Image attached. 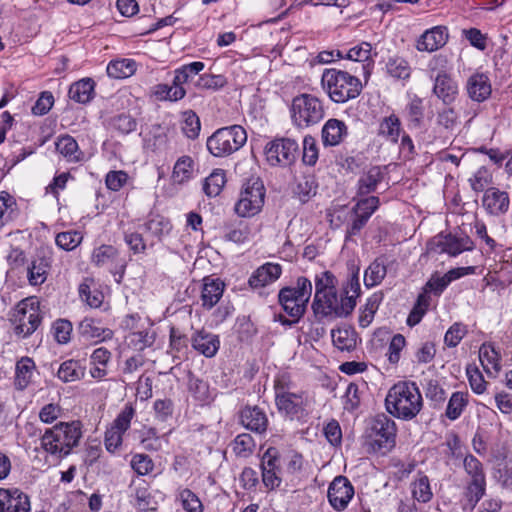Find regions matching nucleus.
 <instances>
[{"mask_svg": "<svg viewBox=\"0 0 512 512\" xmlns=\"http://www.w3.org/2000/svg\"><path fill=\"white\" fill-rule=\"evenodd\" d=\"M315 295L312 309L316 317H346L355 308L351 297L338 298L337 279L330 271H324L315 276Z\"/></svg>", "mask_w": 512, "mask_h": 512, "instance_id": "nucleus-1", "label": "nucleus"}, {"mask_svg": "<svg viewBox=\"0 0 512 512\" xmlns=\"http://www.w3.org/2000/svg\"><path fill=\"white\" fill-rule=\"evenodd\" d=\"M385 406L392 416L409 421L422 410V394L415 382L400 381L389 389L385 398Z\"/></svg>", "mask_w": 512, "mask_h": 512, "instance_id": "nucleus-2", "label": "nucleus"}, {"mask_svg": "<svg viewBox=\"0 0 512 512\" xmlns=\"http://www.w3.org/2000/svg\"><path fill=\"white\" fill-rule=\"evenodd\" d=\"M81 437L80 422H60L52 428L46 429L40 438V446L44 452L55 459H62L79 444Z\"/></svg>", "mask_w": 512, "mask_h": 512, "instance_id": "nucleus-3", "label": "nucleus"}, {"mask_svg": "<svg viewBox=\"0 0 512 512\" xmlns=\"http://www.w3.org/2000/svg\"><path fill=\"white\" fill-rule=\"evenodd\" d=\"M275 403L278 411L290 420L308 415L309 399L304 391H294V383L286 373L274 380Z\"/></svg>", "mask_w": 512, "mask_h": 512, "instance_id": "nucleus-4", "label": "nucleus"}, {"mask_svg": "<svg viewBox=\"0 0 512 512\" xmlns=\"http://www.w3.org/2000/svg\"><path fill=\"white\" fill-rule=\"evenodd\" d=\"M321 86L330 100L337 104L357 98L362 91V83L356 76L339 69H325L321 76Z\"/></svg>", "mask_w": 512, "mask_h": 512, "instance_id": "nucleus-5", "label": "nucleus"}, {"mask_svg": "<svg viewBox=\"0 0 512 512\" xmlns=\"http://www.w3.org/2000/svg\"><path fill=\"white\" fill-rule=\"evenodd\" d=\"M312 294V283L306 277L297 278L294 286L284 287L279 292V303L284 311L294 318L300 319Z\"/></svg>", "mask_w": 512, "mask_h": 512, "instance_id": "nucleus-6", "label": "nucleus"}, {"mask_svg": "<svg viewBox=\"0 0 512 512\" xmlns=\"http://www.w3.org/2000/svg\"><path fill=\"white\" fill-rule=\"evenodd\" d=\"M247 141L246 130L232 125L216 130L207 139V149L215 157H225L238 151Z\"/></svg>", "mask_w": 512, "mask_h": 512, "instance_id": "nucleus-7", "label": "nucleus"}, {"mask_svg": "<svg viewBox=\"0 0 512 512\" xmlns=\"http://www.w3.org/2000/svg\"><path fill=\"white\" fill-rule=\"evenodd\" d=\"M290 112L293 124L301 129L319 123L325 115L321 100L308 93L293 98Z\"/></svg>", "mask_w": 512, "mask_h": 512, "instance_id": "nucleus-8", "label": "nucleus"}, {"mask_svg": "<svg viewBox=\"0 0 512 512\" xmlns=\"http://www.w3.org/2000/svg\"><path fill=\"white\" fill-rule=\"evenodd\" d=\"M41 320L40 302L36 297L21 300L11 319L15 334L22 338H26L36 331Z\"/></svg>", "mask_w": 512, "mask_h": 512, "instance_id": "nucleus-9", "label": "nucleus"}, {"mask_svg": "<svg viewBox=\"0 0 512 512\" xmlns=\"http://www.w3.org/2000/svg\"><path fill=\"white\" fill-rule=\"evenodd\" d=\"M264 200L265 187L262 180L251 177L243 183L234 210L240 217H253L262 210Z\"/></svg>", "mask_w": 512, "mask_h": 512, "instance_id": "nucleus-10", "label": "nucleus"}, {"mask_svg": "<svg viewBox=\"0 0 512 512\" xmlns=\"http://www.w3.org/2000/svg\"><path fill=\"white\" fill-rule=\"evenodd\" d=\"M396 424L385 414L376 415L369 433V445L374 452L386 454L395 446Z\"/></svg>", "mask_w": 512, "mask_h": 512, "instance_id": "nucleus-11", "label": "nucleus"}, {"mask_svg": "<svg viewBox=\"0 0 512 512\" xmlns=\"http://www.w3.org/2000/svg\"><path fill=\"white\" fill-rule=\"evenodd\" d=\"M298 144L290 138H277L265 146V156L271 166L287 167L296 160Z\"/></svg>", "mask_w": 512, "mask_h": 512, "instance_id": "nucleus-12", "label": "nucleus"}, {"mask_svg": "<svg viewBox=\"0 0 512 512\" xmlns=\"http://www.w3.org/2000/svg\"><path fill=\"white\" fill-rule=\"evenodd\" d=\"M134 416L135 408L133 405L131 403L125 404L111 426L105 432L104 444L108 452L114 453L122 445L123 435L130 428Z\"/></svg>", "mask_w": 512, "mask_h": 512, "instance_id": "nucleus-13", "label": "nucleus"}, {"mask_svg": "<svg viewBox=\"0 0 512 512\" xmlns=\"http://www.w3.org/2000/svg\"><path fill=\"white\" fill-rule=\"evenodd\" d=\"M473 249V242L468 236L456 237L452 234H439L428 243V250L435 253H447L457 256L464 251Z\"/></svg>", "mask_w": 512, "mask_h": 512, "instance_id": "nucleus-14", "label": "nucleus"}, {"mask_svg": "<svg viewBox=\"0 0 512 512\" xmlns=\"http://www.w3.org/2000/svg\"><path fill=\"white\" fill-rule=\"evenodd\" d=\"M328 500L331 506L338 511L344 510L354 496V488L344 476H337L328 488Z\"/></svg>", "mask_w": 512, "mask_h": 512, "instance_id": "nucleus-15", "label": "nucleus"}, {"mask_svg": "<svg viewBox=\"0 0 512 512\" xmlns=\"http://www.w3.org/2000/svg\"><path fill=\"white\" fill-rule=\"evenodd\" d=\"M279 461V452L274 447H269L262 456V481L269 489H274L281 483Z\"/></svg>", "mask_w": 512, "mask_h": 512, "instance_id": "nucleus-16", "label": "nucleus"}, {"mask_svg": "<svg viewBox=\"0 0 512 512\" xmlns=\"http://www.w3.org/2000/svg\"><path fill=\"white\" fill-rule=\"evenodd\" d=\"M29 497L17 488H0V512H30Z\"/></svg>", "mask_w": 512, "mask_h": 512, "instance_id": "nucleus-17", "label": "nucleus"}, {"mask_svg": "<svg viewBox=\"0 0 512 512\" xmlns=\"http://www.w3.org/2000/svg\"><path fill=\"white\" fill-rule=\"evenodd\" d=\"M482 206L485 211L493 216L505 214L510 206L509 195L496 187H489L484 191Z\"/></svg>", "mask_w": 512, "mask_h": 512, "instance_id": "nucleus-18", "label": "nucleus"}, {"mask_svg": "<svg viewBox=\"0 0 512 512\" xmlns=\"http://www.w3.org/2000/svg\"><path fill=\"white\" fill-rule=\"evenodd\" d=\"M347 136V125L344 121L336 118L327 120L321 130V140L325 147L340 145Z\"/></svg>", "mask_w": 512, "mask_h": 512, "instance_id": "nucleus-19", "label": "nucleus"}, {"mask_svg": "<svg viewBox=\"0 0 512 512\" xmlns=\"http://www.w3.org/2000/svg\"><path fill=\"white\" fill-rule=\"evenodd\" d=\"M191 345L199 354L211 358L218 352L220 340L217 335L202 329L192 334Z\"/></svg>", "mask_w": 512, "mask_h": 512, "instance_id": "nucleus-20", "label": "nucleus"}, {"mask_svg": "<svg viewBox=\"0 0 512 512\" xmlns=\"http://www.w3.org/2000/svg\"><path fill=\"white\" fill-rule=\"evenodd\" d=\"M448 39L446 28L435 26L426 30L417 40L416 48L421 52H433L443 47Z\"/></svg>", "mask_w": 512, "mask_h": 512, "instance_id": "nucleus-21", "label": "nucleus"}, {"mask_svg": "<svg viewBox=\"0 0 512 512\" xmlns=\"http://www.w3.org/2000/svg\"><path fill=\"white\" fill-rule=\"evenodd\" d=\"M282 274V267L277 263H265L250 276L248 283L251 288H262L275 282Z\"/></svg>", "mask_w": 512, "mask_h": 512, "instance_id": "nucleus-22", "label": "nucleus"}, {"mask_svg": "<svg viewBox=\"0 0 512 512\" xmlns=\"http://www.w3.org/2000/svg\"><path fill=\"white\" fill-rule=\"evenodd\" d=\"M81 337L87 341H106L113 337V331L101 325L100 321L94 318H84L78 326Z\"/></svg>", "mask_w": 512, "mask_h": 512, "instance_id": "nucleus-23", "label": "nucleus"}, {"mask_svg": "<svg viewBox=\"0 0 512 512\" xmlns=\"http://www.w3.org/2000/svg\"><path fill=\"white\" fill-rule=\"evenodd\" d=\"M424 100L416 94H408L403 116L410 128H420L424 122Z\"/></svg>", "mask_w": 512, "mask_h": 512, "instance_id": "nucleus-24", "label": "nucleus"}, {"mask_svg": "<svg viewBox=\"0 0 512 512\" xmlns=\"http://www.w3.org/2000/svg\"><path fill=\"white\" fill-rule=\"evenodd\" d=\"M466 89L468 96L477 102L485 101L492 92L490 80L483 73L471 75L467 80Z\"/></svg>", "mask_w": 512, "mask_h": 512, "instance_id": "nucleus-25", "label": "nucleus"}, {"mask_svg": "<svg viewBox=\"0 0 512 512\" xmlns=\"http://www.w3.org/2000/svg\"><path fill=\"white\" fill-rule=\"evenodd\" d=\"M433 93L446 105L453 103L458 95L457 83L446 73H438Z\"/></svg>", "mask_w": 512, "mask_h": 512, "instance_id": "nucleus-26", "label": "nucleus"}, {"mask_svg": "<svg viewBox=\"0 0 512 512\" xmlns=\"http://www.w3.org/2000/svg\"><path fill=\"white\" fill-rule=\"evenodd\" d=\"M224 292V283L220 279L205 277L201 289L202 306L206 309L214 307Z\"/></svg>", "mask_w": 512, "mask_h": 512, "instance_id": "nucleus-27", "label": "nucleus"}, {"mask_svg": "<svg viewBox=\"0 0 512 512\" xmlns=\"http://www.w3.org/2000/svg\"><path fill=\"white\" fill-rule=\"evenodd\" d=\"M241 423L247 429L261 434L267 429L268 419L259 407H246L241 412Z\"/></svg>", "mask_w": 512, "mask_h": 512, "instance_id": "nucleus-28", "label": "nucleus"}, {"mask_svg": "<svg viewBox=\"0 0 512 512\" xmlns=\"http://www.w3.org/2000/svg\"><path fill=\"white\" fill-rule=\"evenodd\" d=\"M55 147L68 162L77 163L83 159V152L79 149L77 141L70 135L58 137Z\"/></svg>", "mask_w": 512, "mask_h": 512, "instance_id": "nucleus-29", "label": "nucleus"}, {"mask_svg": "<svg viewBox=\"0 0 512 512\" xmlns=\"http://www.w3.org/2000/svg\"><path fill=\"white\" fill-rule=\"evenodd\" d=\"M402 132L401 121L395 114L382 118L378 126V135L386 141L396 144Z\"/></svg>", "mask_w": 512, "mask_h": 512, "instance_id": "nucleus-30", "label": "nucleus"}, {"mask_svg": "<svg viewBox=\"0 0 512 512\" xmlns=\"http://www.w3.org/2000/svg\"><path fill=\"white\" fill-rule=\"evenodd\" d=\"M204 67L205 65L203 62L195 61L182 65L181 67L174 70V78L171 85L172 89L177 88L180 90H185L183 85L197 76L204 69Z\"/></svg>", "mask_w": 512, "mask_h": 512, "instance_id": "nucleus-31", "label": "nucleus"}, {"mask_svg": "<svg viewBox=\"0 0 512 512\" xmlns=\"http://www.w3.org/2000/svg\"><path fill=\"white\" fill-rule=\"evenodd\" d=\"M387 274V258L377 257L365 270L364 284L367 288L379 285Z\"/></svg>", "mask_w": 512, "mask_h": 512, "instance_id": "nucleus-32", "label": "nucleus"}, {"mask_svg": "<svg viewBox=\"0 0 512 512\" xmlns=\"http://www.w3.org/2000/svg\"><path fill=\"white\" fill-rule=\"evenodd\" d=\"M385 68L387 74L397 80H408L412 73L409 62L399 55L389 56Z\"/></svg>", "mask_w": 512, "mask_h": 512, "instance_id": "nucleus-33", "label": "nucleus"}, {"mask_svg": "<svg viewBox=\"0 0 512 512\" xmlns=\"http://www.w3.org/2000/svg\"><path fill=\"white\" fill-rule=\"evenodd\" d=\"M371 50L372 46L368 42H362L347 51H344V59H348L355 62H360L362 64V69L366 76L370 74V64H371Z\"/></svg>", "mask_w": 512, "mask_h": 512, "instance_id": "nucleus-34", "label": "nucleus"}, {"mask_svg": "<svg viewBox=\"0 0 512 512\" xmlns=\"http://www.w3.org/2000/svg\"><path fill=\"white\" fill-rule=\"evenodd\" d=\"M95 83L91 78H84L70 86L69 97L75 102L86 104L94 96Z\"/></svg>", "mask_w": 512, "mask_h": 512, "instance_id": "nucleus-35", "label": "nucleus"}, {"mask_svg": "<svg viewBox=\"0 0 512 512\" xmlns=\"http://www.w3.org/2000/svg\"><path fill=\"white\" fill-rule=\"evenodd\" d=\"M334 346L341 351H352L356 348L357 334L349 327L337 328L331 331Z\"/></svg>", "mask_w": 512, "mask_h": 512, "instance_id": "nucleus-36", "label": "nucleus"}, {"mask_svg": "<svg viewBox=\"0 0 512 512\" xmlns=\"http://www.w3.org/2000/svg\"><path fill=\"white\" fill-rule=\"evenodd\" d=\"M410 488L413 499L419 503H428L433 497L429 478L424 474H418Z\"/></svg>", "mask_w": 512, "mask_h": 512, "instance_id": "nucleus-37", "label": "nucleus"}, {"mask_svg": "<svg viewBox=\"0 0 512 512\" xmlns=\"http://www.w3.org/2000/svg\"><path fill=\"white\" fill-rule=\"evenodd\" d=\"M85 370L79 361L70 359L60 365L57 375L63 382H74L84 377Z\"/></svg>", "mask_w": 512, "mask_h": 512, "instance_id": "nucleus-38", "label": "nucleus"}, {"mask_svg": "<svg viewBox=\"0 0 512 512\" xmlns=\"http://www.w3.org/2000/svg\"><path fill=\"white\" fill-rule=\"evenodd\" d=\"M479 360L486 373L500 370V356L491 344L484 343L479 349Z\"/></svg>", "mask_w": 512, "mask_h": 512, "instance_id": "nucleus-39", "label": "nucleus"}, {"mask_svg": "<svg viewBox=\"0 0 512 512\" xmlns=\"http://www.w3.org/2000/svg\"><path fill=\"white\" fill-rule=\"evenodd\" d=\"M193 170V159L190 156H182L176 161L171 178L174 183L183 184L192 178Z\"/></svg>", "mask_w": 512, "mask_h": 512, "instance_id": "nucleus-40", "label": "nucleus"}, {"mask_svg": "<svg viewBox=\"0 0 512 512\" xmlns=\"http://www.w3.org/2000/svg\"><path fill=\"white\" fill-rule=\"evenodd\" d=\"M106 70L109 77L115 79L127 78L136 72V62L132 59L111 61Z\"/></svg>", "mask_w": 512, "mask_h": 512, "instance_id": "nucleus-41", "label": "nucleus"}, {"mask_svg": "<svg viewBox=\"0 0 512 512\" xmlns=\"http://www.w3.org/2000/svg\"><path fill=\"white\" fill-rule=\"evenodd\" d=\"M49 262L45 258H37L28 266V281L32 286L43 284L48 275Z\"/></svg>", "mask_w": 512, "mask_h": 512, "instance_id": "nucleus-42", "label": "nucleus"}, {"mask_svg": "<svg viewBox=\"0 0 512 512\" xmlns=\"http://www.w3.org/2000/svg\"><path fill=\"white\" fill-rule=\"evenodd\" d=\"M382 180L381 169L377 166L371 167L366 173H364L358 181V194L368 195L375 191L377 185Z\"/></svg>", "mask_w": 512, "mask_h": 512, "instance_id": "nucleus-43", "label": "nucleus"}, {"mask_svg": "<svg viewBox=\"0 0 512 512\" xmlns=\"http://www.w3.org/2000/svg\"><path fill=\"white\" fill-rule=\"evenodd\" d=\"M35 364L32 359L23 357L16 364L15 386L19 390L25 389L33 375Z\"/></svg>", "mask_w": 512, "mask_h": 512, "instance_id": "nucleus-44", "label": "nucleus"}, {"mask_svg": "<svg viewBox=\"0 0 512 512\" xmlns=\"http://www.w3.org/2000/svg\"><path fill=\"white\" fill-rule=\"evenodd\" d=\"M188 390L193 398L202 405L210 403L213 399L208 383L194 376L189 377Z\"/></svg>", "mask_w": 512, "mask_h": 512, "instance_id": "nucleus-45", "label": "nucleus"}, {"mask_svg": "<svg viewBox=\"0 0 512 512\" xmlns=\"http://www.w3.org/2000/svg\"><path fill=\"white\" fill-rule=\"evenodd\" d=\"M251 233L247 222L237 221L225 227L224 238L228 241L240 244L248 240Z\"/></svg>", "mask_w": 512, "mask_h": 512, "instance_id": "nucleus-46", "label": "nucleus"}, {"mask_svg": "<svg viewBox=\"0 0 512 512\" xmlns=\"http://www.w3.org/2000/svg\"><path fill=\"white\" fill-rule=\"evenodd\" d=\"M468 404V394L464 392H454L447 404L445 415L448 419L454 421L458 419Z\"/></svg>", "mask_w": 512, "mask_h": 512, "instance_id": "nucleus-47", "label": "nucleus"}, {"mask_svg": "<svg viewBox=\"0 0 512 512\" xmlns=\"http://www.w3.org/2000/svg\"><path fill=\"white\" fill-rule=\"evenodd\" d=\"M430 301V294L423 289L418 295L416 303L407 318V324L409 326H415L421 321L430 306Z\"/></svg>", "mask_w": 512, "mask_h": 512, "instance_id": "nucleus-48", "label": "nucleus"}, {"mask_svg": "<svg viewBox=\"0 0 512 512\" xmlns=\"http://www.w3.org/2000/svg\"><path fill=\"white\" fill-rule=\"evenodd\" d=\"M226 183L225 172L221 169L213 171L206 179L203 185L205 194L209 197H216L222 191Z\"/></svg>", "mask_w": 512, "mask_h": 512, "instance_id": "nucleus-49", "label": "nucleus"}, {"mask_svg": "<svg viewBox=\"0 0 512 512\" xmlns=\"http://www.w3.org/2000/svg\"><path fill=\"white\" fill-rule=\"evenodd\" d=\"M118 257V251L111 245H101L94 249L92 263L98 267L111 265Z\"/></svg>", "mask_w": 512, "mask_h": 512, "instance_id": "nucleus-50", "label": "nucleus"}, {"mask_svg": "<svg viewBox=\"0 0 512 512\" xmlns=\"http://www.w3.org/2000/svg\"><path fill=\"white\" fill-rule=\"evenodd\" d=\"M80 298L86 302L91 308H98L101 306L104 295L97 288L92 286V282L85 281L79 286Z\"/></svg>", "mask_w": 512, "mask_h": 512, "instance_id": "nucleus-51", "label": "nucleus"}, {"mask_svg": "<svg viewBox=\"0 0 512 512\" xmlns=\"http://www.w3.org/2000/svg\"><path fill=\"white\" fill-rule=\"evenodd\" d=\"M177 499L186 512H203L204 505L199 497L190 489L184 488L178 492Z\"/></svg>", "mask_w": 512, "mask_h": 512, "instance_id": "nucleus-52", "label": "nucleus"}, {"mask_svg": "<svg viewBox=\"0 0 512 512\" xmlns=\"http://www.w3.org/2000/svg\"><path fill=\"white\" fill-rule=\"evenodd\" d=\"M128 346L136 351H143L145 348L150 347L155 337L148 331L131 332L126 336Z\"/></svg>", "mask_w": 512, "mask_h": 512, "instance_id": "nucleus-53", "label": "nucleus"}, {"mask_svg": "<svg viewBox=\"0 0 512 512\" xmlns=\"http://www.w3.org/2000/svg\"><path fill=\"white\" fill-rule=\"evenodd\" d=\"M83 240V235L79 231L60 232L56 235V245L65 250L71 251L78 247Z\"/></svg>", "mask_w": 512, "mask_h": 512, "instance_id": "nucleus-54", "label": "nucleus"}, {"mask_svg": "<svg viewBox=\"0 0 512 512\" xmlns=\"http://www.w3.org/2000/svg\"><path fill=\"white\" fill-rule=\"evenodd\" d=\"M381 302V297L377 294L372 295L366 301V304L363 309L360 311L359 315V325L363 328L369 326L373 321L374 315L379 308V304Z\"/></svg>", "mask_w": 512, "mask_h": 512, "instance_id": "nucleus-55", "label": "nucleus"}, {"mask_svg": "<svg viewBox=\"0 0 512 512\" xmlns=\"http://www.w3.org/2000/svg\"><path fill=\"white\" fill-rule=\"evenodd\" d=\"M201 129L199 117L192 110L183 113L182 131L190 139L198 137Z\"/></svg>", "mask_w": 512, "mask_h": 512, "instance_id": "nucleus-56", "label": "nucleus"}, {"mask_svg": "<svg viewBox=\"0 0 512 512\" xmlns=\"http://www.w3.org/2000/svg\"><path fill=\"white\" fill-rule=\"evenodd\" d=\"M153 94L161 101H178L185 97L186 90L172 89L168 84H157L153 87Z\"/></svg>", "mask_w": 512, "mask_h": 512, "instance_id": "nucleus-57", "label": "nucleus"}, {"mask_svg": "<svg viewBox=\"0 0 512 512\" xmlns=\"http://www.w3.org/2000/svg\"><path fill=\"white\" fill-rule=\"evenodd\" d=\"M424 392L426 398L431 401L433 407L441 406L446 399L445 390L436 380H429L424 387Z\"/></svg>", "mask_w": 512, "mask_h": 512, "instance_id": "nucleus-58", "label": "nucleus"}, {"mask_svg": "<svg viewBox=\"0 0 512 512\" xmlns=\"http://www.w3.org/2000/svg\"><path fill=\"white\" fill-rule=\"evenodd\" d=\"M15 205V200L8 193L0 194V228L13 219Z\"/></svg>", "mask_w": 512, "mask_h": 512, "instance_id": "nucleus-59", "label": "nucleus"}, {"mask_svg": "<svg viewBox=\"0 0 512 512\" xmlns=\"http://www.w3.org/2000/svg\"><path fill=\"white\" fill-rule=\"evenodd\" d=\"M226 81L222 75L202 74L194 82L198 89L217 90L225 85Z\"/></svg>", "mask_w": 512, "mask_h": 512, "instance_id": "nucleus-60", "label": "nucleus"}, {"mask_svg": "<svg viewBox=\"0 0 512 512\" xmlns=\"http://www.w3.org/2000/svg\"><path fill=\"white\" fill-rule=\"evenodd\" d=\"M470 186L475 192L485 191L492 183V175L485 167H480L469 179Z\"/></svg>", "mask_w": 512, "mask_h": 512, "instance_id": "nucleus-61", "label": "nucleus"}, {"mask_svg": "<svg viewBox=\"0 0 512 512\" xmlns=\"http://www.w3.org/2000/svg\"><path fill=\"white\" fill-rule=\"evenodd\" d=\"M379 198L376 196H369L360 199L353 208L354 214L366 216L367 219L378 209Z\"/></svg>", "mask_w": 512, "mask_h": 512, "instance_id": "nucleus-62", "label": "nucleus"}, {"mask_svg": "<svg viewBox=\"0 0 512 512\" xmlns=\"http://www.w3.org/2000/svg\"><path fill=\"white\" fill-rule=\"evenodd\" d=\"M255 447L254 439L248 433L238 435L233 443V450L239 456H248Z\"/></svg>", "mask_w": 512, "mask_h": 512, "instance_id": "nucleus-63", "label": "nucleus"}, {"mask_svg": "<svg viewBox=\"0 0 512 512\" xmlns=\"http://www.w3.org/2000/svg\"><path fill=\"white\" fill-rule=\"evenodd\" d=\"M131 467L141 476L148 475L154 469L152 459L145 454H135L131 459Z\"/></svg>", "mask_w": 512, "mask_h": 512, "instance_id": "nucleus-64", "label": "nucleus"}]
</instances>
